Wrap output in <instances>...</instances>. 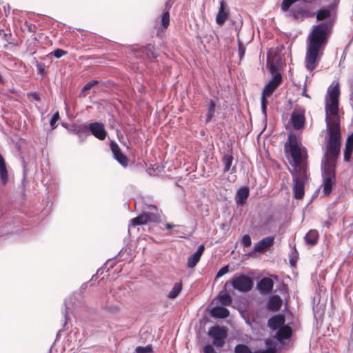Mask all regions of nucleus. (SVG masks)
<instances>
[{"mask_svg":"<svg viewBox=\"0 0 353 353\" xmlns=\"http://www.w3.org/2000/svg\"><path fill=\"white\" fill-rule=\"evenodd\" d=\"M325 104L326 128L329 132V141L327 150L321 159V172L323 179V192L329 195L336 179V161L340 152L341 131L338 119L339 101H330Z\"/></svg>","mask_w":353,"mask_h":353,"instance_id":"nucleus-1","label":"nucleus"},{"mask_svg":"<svg viewBox=\"0 0 353 353\" xmlns=\"http://www.w3.org/2000/svg\"><path fill=\"white\" fill-rule=\"evenodd\" d=\"M290 152L294 161V170L292 172L294 197L301 199L305 194V184L307 180V166L303 162L301 150L296 137L289 135Z\"/></svg>","mask_w":353,"mask_h":353,"instance_id":"nucleus-2","label":"nucleus"},{"mask_svg":"<svg viewBox=\"0 0 353 353\" xmlns=\"http://www.w3.org/2000/svg\"><path fill=\"white\" fill-rule=\"evenodd\" d=\"M332 26V21L329 19L315 26L311 33L305 57V67L310 72L316 67L319 52L325 44Z\"/></svg>","mask_w":353,"mask_h":353,"instance_id":"nucleus-3","label":"nucleus"},{"mask_svg":"<svg viewBox=\"0 0 353 353\" xmlns=\"http://www.w3.org/2000/svg\"><path fill=\"white\" fill-rule=\"evenodd\" d=\"M285 323V318L282 314L272 316L268 321V326L272 330H276L274 338L281 343L289 339L292 333V328Z\"/></svg>","mask_w":353,"mask_h":353,"instance_id":"nucleus-4","label":"nucleus"},{"mask_svg":"<svg viewBox=\"0 0 353 353\" xmlns=\"http://www.w3.org/2000/svg\"><path fill=\"white\" fill-rule=\"evenodd\" d=\"M148 212H143L141 214L130 220L129 228L144 225L148 223H157L161 217V211L155 205L149 206Z\"/></svg>","mask_w":353,"mask_h":353,"instance_id":"nucleus-5","label":"nucleus"},{"mask_svg":"<svg viewBox=\"0 0 353 353\" xmlns=\"http://www.w3.org/2000/svg\"><path fill=\"white\" fill-rule=\"evenodd\" d=\"M270 70L273 74V78L264 86L263 89L261 97L265 99L270 97V95L282 82V76L281 73L276 72V68L274 65H271Z\"/></svg>","mask_w":353,"mask_h":353,"instance_id":"nucleus-6","label":"nucleus"},{"mask_svg":"<svg viewBox=\"0 0 353 353\" xmlns=\"http://www.w3.org/2000/svg\"><path fill=\"white\" fill-rule=\"evenodd\" d=\"M232 287L241 292H248L253 287V281L244 274H236L231 280Z\"/></svg>","mask_w":353,"mask_h":353,"instance_id":"nucleus-7","label":"nucleus"},{"mask_svg":"<svg viewBox=\"0 0 353 353\" xmlns=\"http://www.w3.org/2000/svg\"><path fill=\"white\" fill-rule=\"evenodd\" d=\"M288 124L291 125L294 130H301L305 124V110L303 108H296L291 113Z\"/></svg>","mask_w":353,"mask_h":353,"instance_id":"nucleus-8","label":"nucleus"},{"mask_svg":"<svg viewBox=\"0 0 353 353\" xmlns=\"http://www.w3.org/2000/svg\"><path fill=\"white\" fill-rule=\"evenodd\" d=\"M208 335L213 339L214 346L221 347L225 344V331L219 326L212 327L208 331Z\"/></svg>","mask_w":353,"mask_h":353,"instance_id":"nucleus-9","label":"nucleus"},{"mask_svg":"<svg viewBox=\"0 0 353 353\" xmlns=\"http://www.w3.org/2000/svg\"><path fill=\"white\" fill-rule=\"evenodd\" d=\"M88 132L90 131L99 140H104L107 135L104 125L102 123L93 122L90 123L88 125Z\"/></svg>","mask_w":353,"mask_h":353,"instance_id":"nucleus-10","label":"nucleus"},{"mask_svg":"<svg viewBox=\"0 0 353 353\" xmlns=\"http://www.w3.org/2000/svg\"><path fill=\"white\" fill-rule=\"evenodd\" d=\"M274 286V282L270 278L263 277L258 283L256 288L262 294L270 293Z\"/></svg>","mask_w":353,"mask_h":353,"instance_id":"nucleus-11","label":"nucleus"},{"mask_svg":"<svg viewBox=\"0 0 353 353\" xmlns=\"http://www.w3.org/2000/svg\"><path fill=\"white\" fill-rule=\"evenodd\" d=\"M111 150L113 153L114 159L122 165L125 166L128 164L127 157L121 152L119 145L112 142L110 144Z\"/></svg>","mask_w":353,"mask_h":353,"instance_id":"nucleus-12","label":"nucleus"},{"mask_svg":"<svg viewBox=\"0 0 353 353\" xmlns=\"http://www.w3.org/2000/svg\"><path fill=\"white\" fill-rule=\"evenodd\" d=\"M283 304V301L279 295H272L268 298L267 308L270 311H279Z\"/></svg>","mask_w":353,"mask_h":353,"instance_id":"nucleus-13","label":"nucleus"},{"mask_svg":"<svg viewBox=\"0 0 353 353\" xmlns=\"http://www.w3.org/2000/svg\"><path fill=\"white\" fill-rule=\"evenodd\" d=\"M274 242V236H267L259 241L254 246V252H262L271 247Z\"/></svg>","mask_w":353,"mask_h":353,"instance_id":"nucleus-14","label":"nucleus"},{"mask_svg":"<svg viewBox=\"0 0 353 353\" xmlns=\"http://www.w3.org/2000/svg\"><path fill=\"white\" fill-rule=\"evenodd\" d=\"M250 194V190L248 187H241L236 192L235 197L236 203L238 205H243L245 203Z\"/></svg>","mask_w":353,"mask_h":353,"instance_id":"nucleus-15","label":"nucleus"},{"mask_svg":"<svg viewBox=\"0 0 353 353\" xmlns=\"http://www.w3.org/2000/svg\"><path fill=\"white\" fill-rule=\"evenodd\" d=\"M210 314L216 318H226L229 316V310L224 306H214L210 310Z\"/></svg>","mask_w":353,"mask_h":353,"instance_id":"nucleus-16","label":"nucleus"},{"mask_svg":"<svg viewBox=\"0 0 353 353\" xmlns=\"http://www.w3.org/2000/svg\"><path fill=\"white\" fill-rule=\"evenodd\" d=\"M228 18V13L225 10V3L223 1L221 2L219 12L216 17V22L218 25L222 26Z\"/></svg>","mask_w":353,"mask_h":353,"instance_id":"nucleus-17","label":"nucleus"},{"mask_svg":"<svg viewBox=\"0 0 353 353\" xmlns=\"http://www.w3.org/2000/svg\"><path fill=\"white\" fill-rule=\"evenodd\" d=\"M0 179L3 184L8 181V174L3 157L0 154Z\"/></svg>","mask_w":353,"mask_h":353,"instance_id":"nucleus-18","label":"nucleus"},{"mask_svg":"<svg viewBox=\"0 0 353 353\" xmlns=\"http://www.w3.org/2000/svg\"><path fill=\"white\" fill-rule=\"evenodd\" d=\"M319 239V233L316 230H310L305 236L307 245H314Z\"/></svg>","mask_w":353,"mask_h":353,"instance_id":"nucleus-19","label":"nucleus"},{"mask_svg":"<svg viewBox=\"0 0 353 353\" xmlns=\"http://www.w3.org/2000/svg\"><path fill=\"white\" fill-rule=\"evenodd\" d=\"M216 110V103L213 100H210L206 106V116H205V122L209 123L212 120V118L214 116Z\"/></svg>","mask_w":353,"mask_h":353,"instance_id":"nucleus-20","label":"nucleus"},{"mask_svg":"<svg viewBox=\"0 0 353 353\" xmlns=\"http://www.w3.org/2000/svg\"><path fill=\"white\" fill-rule=\"evenodd\" d=\"M217 300L223 305H230L232 303V298L227 291H221L217 296Z\"/></svg>","mask_w":353,"mask_h":353,"instance_id":"nucleus-21","label":"nucleus"},{"mask_svg":"<svg viewBox=\"0 0 353 353\" xmlns=\"http://www.w3.org/2000/svg\"><path fill=\"white\" fill-rule=\"evenodd\" d=\"M76 134L78 135L79 141L83 142L85 139L86 136L88 134V125L83 124L79 126V129L76 130Z\"/></svg>","mask_w":353,"mask_h":353,"instance_id":"nucleus-22","label":"nucleus"},{"mask_svg":"<svg viewBox=\"0 0 353 353\" xmlns=\"http://www.w3.org/2000/svg\"><path fill=\"white\" fill-rule=\"evenodd\" d=\"M330 101H339L340 94L339 83H337L333 88L328 90Z\"/></svg>","mask_w":353,"mask_h":353,"instance_id":"nucleus-23","label":"nucleus"},{"mask_svg":"<svg viewBox=\"0 0 353 353\" xmlns=\"http://www.w3.org/2000/svg\"><path fill=\"white\" fill-rule=\"evenodd\" d=\"M331 17V11L330 9L325 8L320 9L316 12V19L317 21H323L325 19H330Z\"/></svg>","mask_w":353,"mask_h":353,"instance_id":"nucleus-24","label":"nucleus"},{"mask_svg":"<svg viewBox=\"0 0 353 353\" xmlns=\"http://www.w3.org/2000/svg\"><path fill=\"white\" fill-rule=\"evenodd\" d=\"M181 290H182L181 283H176L174 285L172 290H170V292H169L168 297L171 299L176 298L179 294Z\"/></svg>","mask_w":353,"mask_h":353,"instance_id":"nucleus-25","label":"nucleus"},{"mask_svg":"<svg viewBox=\"0 0 353 353\" xmlns=\"http://www.w3.org/2000/svg\"><path fill=\"white\" fill-rule=\"evenodd\" d=\"M233 159V157L231 154H225L223 156L222 161L224 165V172H227L230 170Z\"/></svg>","mask_w":353,"mask_h":353,"instance_id":"nucleus-26","label":"nucleus"},{"mask_svg":"<svg viewBox=\"0 0 353 353\" xmlns=\"http://www.w3.org/2000/svg\"><path fill=\"white\" fill-rule=\"evenodd\" d=\"M198 262H199V248L194 252V254L191 255L188 258V265L189 268H192L195 267Z\"/></svg>","mask_w":353,"mask_h":353,"instance_id":"nucleus-27","label":"nucleus"},{"mask_svg":"<svg viewBox=\"0 0 353 353\" xmlns=\"http://www.w3.org/2000/svg\"><path fill=\"white\" fill-rule=\"evenodd\" d=\"M294 19H298L300 15H305L307 10L302 7H294L290 11Z\"/></svg>","mask_w":353,"mask_h":353,"instance_id":"nucleus-28","label":"nucleus"},{"mask_svg":"<svg viewBox=\"0 0 353 353\" xmlns=\"http://www.w3.org/2000/svg\"><path fill=\"white\" fill-rule=\"evenodd\" d=\"M190 171L187 174L188 180L192 181L193 182L194 180H196L198 179V172L196 171V166H193L192 168H190Z\"/></svg>","mask_w":353,"mask_h":353,"instance_id":"nucleus-29","label":"nucleus"},{"mask_svg":"<svg viewBox=\"0 0 353 353\" xmlns=\"http://www.w3.org/2000/svg\"><path fill=\"white\" fill-rule=\"evenodd\" d=\"M235 353H252L250 348L244 344H239L235 347Z\"/></svg>","mask_w":353,"mask_h":353,"instance_id":"nucleus-30","label":"nucleus"},{"mask_svg":"<svg viewBox=\"0 0 353 353\" xmlns=\"http://www.w3.org/2000/svg\"><path fill=\"white\" fill-rule=\"evenodd\" d=\"M135 352L136 353H153L151 345H148L145 347L138 346L136 347Z\"/></svg>","mask_w":353,"mask_h":353,"instance_id":"nucleus-31","label":"nucleus"},{"mask_svg":"<svg viewBox=\"0 0 353 353\" xmlns=\"http://www.w3.org/2000/svg\"><path fill=\"white\" fill-rule=\"evenodd\" d=\"M161 23L163 28H167L170 23V14L169 12L166 11L163 13L161 17Z\"/></svg>","mask_w":353,"mask_h":353,"instance_id":"nucleus-32","label":"nucleus"},{"mask_svg":"<svg viewBox=\"0 0 353 353\" xmlns=\"http://www.w3.org/2000/svg\"><path fill=\"white\" fill-rule=\"evenodd\" d=\"M261 111L265 118L267 117V99H261Z\"/></svg>","mask_w":353,"mask_h":353,"instance_id":"nucleus-33","label":"nucleus"},{"mask_svg":"<svg viewBox=\"0 0 353 353\" xmlns=\"http://www.w3.org/2000/svg\"><path fill=\"white\" fill-rule=\"evenodd\" d=\"M228 272H229V265H224L219 270V272H217V274L216 275V278H220V277L223 276V275H225V274H227Z\"/></svg>","mask_w":353,"mask_h":353,"instance_id":"nucleus-34","label":"nucleus"},{"mask_svg":"<svg viewBox=\"0 0 353 353\" xmlns=\"http://www.w3.org/2000/svg\"><path fill=\"white\" fill-rule=\"evenodd\" d=\"M59 119V112H56L54 115L52 117L50 121V126L52 127V129H54L55 128V125H56V123L57 121H58V119Z\"/></svg>","mask_w":353,"mask_h":353,"instance_id":"nucleus-35","label":"nucleus"},{"mask_svg":"<svg viewBox=\"0 0 353 353\" xmlns=\"http://www.w3.org/2000/svg\"><path fill=\"white\" fill-rule=\"evenodd\" d=\"M353 150L345 148L344 150V161L346 162H349L351 159V156L352 154Z\"/></svg>","mask_w":353,"mask_h":353,"instance_id":"nucleus-36","label":"nucleus"},{"mask_svg":"<svg viewBox=\"0 0 353 353\" xmlns=\"http://www.w3.org/2000/svg\"><path fill=\"white\" fill-rule=\"evenodd\" d=\"M242 245L244 247H248L251 245L252 241L249 234H245L241 241Z\"/></svg>","mask_w":353,"mask_h":353,"instance_id":"nucleus-37","label":"nucleus"},{"mask_svg":"<svg viewBox=\"0 0 353 353\" xmlns=\"http://www.w3.org/2000/svg\"><path fill=\"white\" fill-rule=\"evenodd\" d=\"M68 302H69V299H67L65 300V301H64L65 309L62 312L63 317H64V323H63L64 325L67 323V321H68Z\"/></svg>","mask_w":353,"mask_h":353,"instance_id":"nucleus-38","label":"nucleus"},{"mask_svg":"<svg viewBox=\"0 0 353 353\" xmlns=\"http://www.w3.org/2000/svg\"><path fill=\"white\" fill-rule=\"evenodd\" d=\"M345 148L353 150V132L347 137L345 141Z\"/></svg>","mask_w":353,"mask_h":353,"instance_id":"nucleus-39","label":"nucleus"},{"mask_svg":"<svg viewBox=\"0 0 353 353\" xmlns=\"http://www.w3.org/2000/svg\"><path fill=\"white\" fill-rule=\"evenodd\" d=\"M67 54V52L62 50V49H57L55 50L54 52H53V55L56 57V58H61V57H63V55L66 54Z\"/></svg>","mask_w":353,"mask_h":353,"instance_id":"nucleus-40","label":"nucleus"},{"mask_svg":"<svg viewBox=\"0 0 353 353\" xmlns=\"http://www.w3.org/2000/svg\"><path fill=\"white\" fill-rule=\"evenodd\" d=\"M204 353H219L215 351L214 347L210 345H206L203 348Z\"/></svg>","mask_w":353,"mask_h":353,"instance_id":"nucleus-41","label":"nucleus"},{"mask_svg":"<svg viewBox=\"0 0 353 353\" xmlns=\"http://www.w3.org/2000/svg\"><path fill=\"white\" fill-rule=\"evenodd\" d=\"M245 52V46L240 43L239 46V56L240 59H242L244 57Z\"/></svg>","mask_w":353,"mask_h":353,"instance_id":"nucleus-42","label":"nucleus"},{"mask_svg":"<svg viewBox=\"0 0 353 353\" xmlns=\"http://www.w3.org/2000/svg\"><path fill=\"white\" fill-rule=\"evenodd\" d=\"M91 88H92V84L89 83V82H88L82 88L81 92H85L89 90L90 89H91Z\"/></svg>","mask_w":353,"mask_h":353,"instance_id":"nucleus-43","label":"nucleus"},{"mask_svg":"<svg viewBox=\"0 0 353 353\" xmlns=\"http://www.w3.org/2000/svg\"><path fill=\"white\" fill-rule=\"evenodd\" d=\"M119 308L117 305H114L109 307L108 310L112 313H117L119 311Z\"/></svg>","mask_w":353,"mask_h":353,"instance_id":"nucleus-44","label":"nucleus"},{"mask_svg":"<svg viewBox=\"0 0 353 353\" xmlns=\"http://www.w3.org/2000/svg\"><path fill=\"white\" fill-rule=\"evenodd\" d=\"M256 353H274V351L270 350H265L263 351L256 352Z\"/></svg>","mask_w":353,"mask_h":353,"instance_id":"nucleus-45","label":"nucleus"},{"mask_svg":"<svg viewBox=\"0 0 353 353\" xmlns=\"http://www.w3.org/2000/svg\"><path fill=\"white\" fill-rule=\"evenodd\" d=\"M174 226V225L173 224H172V223H167V224L165 225V228H166V229H168V230H170V229H172Z\"/></svg>","mask_w":353,"mask_h":353,"instance_id":"nucleus-46","label":"nucleus"},{"mask_svg":"<svg viewBox=\"0 0 353 353\" xmlns=\"http://www.w3.org/2000/svg\"><path fill=\"white\" fill-rule=\"evenodd\" d=\"M204 249L205 246L203 245L200 244V256L202 254Z\"/></svg>","mask_w":353,"mask_h":353,"instance_id":"nucleus-47","label":"nucleus"},{"mask_svg":"<svg viewBox=\"0 0 353 353\" xmlns=\"http://www.w3.org/2000/svg\"><path fill=\"white\" fill-rule=\"evenodd\" d=\"M89 83H91L92 84V87H93L94 85L97 84L98 83V81H91L89 82Z\"/></svg>","mask_w":353,"mask_h":353,"instance_id":"nucleus-48","label":"nucleus"},{"mask_svg":"<svg viewBox=\"0 0 353 353\" xmlns=\"http://www.w3.org/2000/svg\"><path fill=\"white\" fill-rule=\"evenodd\" d=\"M89 83H91L92 84V87H93L94 85L97 84L98 83V81H91L89 82Z\"/></svg>","mask_w":353,"mask_h":353,"instance_id":"nucleus-49","label":"nucleus"},{"mask_svg":"<svg viewBox=\"0 0 353 353\" xmlns=\"http://www.w3.org/2000/svg\"><path fill=\"white\" fill-rule=\"evenodd\" d=\"M303 96H305L306 97H310L307 94H306V91L305 90H303V93H302Z\"/></svg>","mask_w":353,"mask_h":353,"instance_id":"nucleus-50","label":"nucleus"},{"mask_svg":"<svg viewBox=\"0 0 353 353\" xmlns=\"http://www.w3.org/2000/svg\"><path fill=\"white\" fill-rule=\"evenodd\" d=\"M295 263H296V261L293 259H290V263H291L292 265H294Z\"/></svg>","mask_w":353,"mask_h":353,"instance_id":"nucleus-51","label":"nucleus"},{"mask_svg":"<svg viewBox=\"0 0 353 353\" xmlns=\"http://www.w3.org/2000/svg\"><path fill=\"white\" fill-rule=\"evenodd\" d=\"M173 2L171 1V0H169L167 3H166V5H169L170 6H172Z\"/></svg>","mask_w":353,"mask_h":353,"instance_id":"nucleus-52","label":"nucleus"},{"mask_svg":"<svg viewBox=\"0 0 353 353\" xmlns=\"http://www.w3.org/2000/svg\"><path fill=\"white\" fill-rule=\"evenodd\" d=\"M232 172H235V167H233V168H232Z\"/></svg>","mask_w":353,"mask_h":353,"instance_id":"nucleus-53","label":"nucleus"},{"mask_svg":"<svg viewBox=\"0 0 353 353\" xmlns=\"http://www.w3.org/2000/svg\"><path fill=\"white\" fill-rule=\"evenodd\" d=\"M202 175H203V176H205V175L204 174H203ZM206 176H210V174H208L206 175Z\"/></svg>","mask_w":353,"mask_h":353,"instance_id":"nucleus-54","label":"nucleus"},{"mask_svg":"<svg viewBox=\"0 0 353 353\" xmlns=\"http://www.w3.org/2000/svg\"><path fill=\"white\" fill-rule=\"evenodd\" d=\"M285 148H287V147H288V143H285Z\"/></svg>","mask_w":353,"mask_h":353,"instance_id":"nucleus-55","label":"nucleus"}]
</instances>
